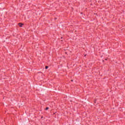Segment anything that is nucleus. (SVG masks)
Returning <instances> with one entry per match:
<instances>
[{"mask_svg": "<svg viewBox=\"0 0 125 125\" xmlns=\"http://www.w3.org/2000/svg\"><path fill=\"white\" fill-rule=\"evenodd\" d=\"M71 82H73V80H71Z\"/></svg>", "mask_w": 125, "mask_h": 125, "instance_id": "nucleus-4", "label": "nucleus"}, {"mask_svg": "<svg viewBox=\"0 0 125 125\" xmlns=\"http://www.w3.org/2000/svg\"><path fill=\"white\" fill-rule=\"evenodd\" d=\"M19 26H20V27H22V26H23V24L20 23H19Z\"/></svg>", "mask_w": 125, "mask_h": 125, "instance_id": "nucleus-1", "label": "nucleus"}, {"mask_svg": "<svg viewBox=\"0 0 125 125\" xmlns=\"http://www.w3.org/2000/svg\"><path fill=\"white\" fill-rule=\"evenodd\" d=\"M45 69H48V66H45Z\"/></svg>", "mask_w": 125, "mask_h": 125, "instance_id": "nucleus-3", "label": "nucleus"}, {"mask_svg": "<svg viewBox=\"0 0 125 125\" xmlns=\"http://www.w3.org/2000/svg\"><path fill=\"white\" fill-rule=\"evenodd\" d=\"M48 109H49V107H46V108H45V110L47 111V110H48Z\"/></svg>", "mask_w": 125, "mask_h": 125, "instance_id": "nucleus-2", "label": "nucleus"}]
</instances>
